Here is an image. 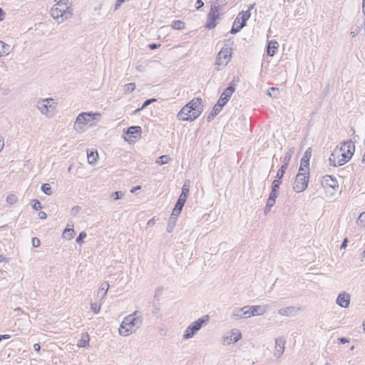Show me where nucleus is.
I'll list each match as a JSON object with an SVG mask.
<instances>
[{
	"mask_svg": "<svg viewBox=\"0 0 365 365\" xmlns=\"http://www.w3.org/2000/svg\"><path fill=\"white\" fill-rule=\"evenodd\" d=\"M297 312V309L294 307H287L281 308L278 310V313L282 316H294Z\"/></svg>",
	"mask_w": 365,
	"mask_h": 365,
	"instance_id": "nucleus-18",
	"label": "nucleus"
},
{
	"mask_svg": "<svg viewBox=\"0 0 365 365\" xmlns=\"http://www.w3.org/2000/svg\"><path fill=\"white\" fill-rule=\"evenodd\" d=\"M230 336H232L233 343L237 342L241 339V333L237 329H233Z\"/></svg>",
	"mask_w": 365,
	"mask_h": 365,
	"instance_id": "nucleus-31",
	"label": "nucleus"
},
{
	"mask_svg": "<svg viewBox=\"0 0 365 365\" xmlns=\"http://www.w3.org/2000/svg\"><path fill=\"white\" fill-rule=\"evenodd\" d=\"M86 234L85 232L80 233L79 237L76 240L77 242L81 244L83 242V239L86 238Z\"/></svg>",
	"mask_w": 365,
	"mask_h": 365,
	"instance_id": "nucleus-53",
	"label": "nucleus"
},
{
	"mask_svg": "<svg viewBox=\"0 0 365 365\" xmlns=\"http://www.w3.org/2000/svg\"><path fill=\"white\" fill-rule=\"evenodd\" d=\"M224 107L223 105H222L221 103H217L212 110V113L214 114V115H217L222 109V108Z\"/></svg>",
	"mask_w": 365,
	"mask_h": 365,
	"instance_id": "nucleus-35",
	"label": "nucleus"
},
{
	"mask_svg": "<svg viewBox=\"0 0 365 365\" xmlns=\"http://www.w3.org/2000/svg\"><path fill=\"white\" fill-rule=\"evenodd\" d=\"M38 110L45 115L53 112L56 108V103L53 98L43 99L38 103Z\"/></svg>",
	"mask_w": 365,
	"mask_h": 365,
	"instance_id": "nucleus-8",
	"label": "nucleus"
},
{
	"mask_svg": "<svg viewBox=\"0 0 365 365\" xmlns=\"http://www.w3.org/2000/svg\"><path fill=\"white\" fill-rule=\"evenodd\" d=\"M101 309V306L93 304V313L98 314Z\"/></svg>",
	"mask_w": 365,
	"mask_h": 365,
	"instance_id": "nucleus-57",
	"label": "nucleus"
},
{
	"mask_svg": "<svg viewBox=\"0 0 365 365\" xmlns=\"http://www.w3.org/2000/svg\"><path fill=\"white\" fill-rule=\"evenodd\" d=\"M231 317L236 320L243 319L242 312L235 313V309L233 310Z\"/></svg>",
	"mask_w": 365,
	"mask_h": 365,
	"instance_id": "nucleus-46",
	"label": "nucleus"
},
{
	"mask_svg": "<svg viewBox=\"0 0 365 365\" xmlns=\"http://www.w3.org/2000/svg\"><path fill=\"white\" fill-rule=\"evenodd\" d=\"M231 58V49L229 48H222L217 54L215 61V65L226 66Z\"/></svg>",
	"mask_w": 365,
	"mask_h": 365,
	"instance_id": "nucleus-10",
	"label": "nucleus"
},
{
	"mask_svg": "<svg viewBox=\"0 0 365 365\" xmlns=\"http://www.w3.org/2000/svg\"><path fill=\"white\" fill-rule=\"evenodd\" d=\"M109 289V284L107 282H104L101 284V287H99L98 290L97 296L98 297H100L101 300L103 299Z\"/></svg>",
	"mask_w": 365,
	"mask_h": 365,
	"instance_id": "nucleus-19",
	"label": "nucleus"
},
{
	"mask_svg": "<svg viewBox=\"0 0 365 365\" xmlns=\"http://www.w3.org/2000/svg\"><path fill=\"white\" fill-rule=\"evenodd\" d=\"M250 9H247V11H241L239 13L238 16L236 18V21L241 24V27H245L246 26L247 21L250 17Z\"/></svg>",
	"mask_w": 365,
	"mask_h": 365,
	"instance_id": "nucleus-16",
	"label": "nucleus"
},
{
	"mask_svg": "<svg viewBox=\"0 0 365 365\" xmlns=\"http://www.w3.org/2000/svg\"><path fill=\"white\" fill-rule=\"evenodd\" d=\"M275 349L274 356L279 358L284 351L285 340L282 337H279L275 339Z\"/></svg>",
	"mask_w": 365,
	"mask_h": 365,
	"instance_id": "nucleus-15",
	"label": "nucleus"
},
{
	"mask_svg": "<svg viewBox=\"0 0 365 365\" xmlns=\"http://www.w3.org/2000/svg\"><path fill=\"white\" fill-rule=\"evenodd\" d=\"M183 206L184 205L180 204V202H176L174 208H175L176 210H180V211H182Z\"/></svg>",
	"mask_w": 365,
	"mask_h": 365,
	"instance_id": "nucleus-61",
	"label": "nucleus"
},
{
	"mask_svg": "<svg viewBox=\"0 0 365 365\" xmlns=\"http://www.w3.org/2000/svg\"><path fill=\"white\" fill-rule=\"evenodd\" d=\"M88 342H89V336H88V335H86V336H85V339H83V341L78 343V346H85L88 344Z\"/></svg>",
	"mask_w": 365,
	"mask_h": 365,
	"instance_id": "nucleus-50",
	"label": "nucleus"
},
{
	"mask_svg": "<svg viewBox=\"0 0 365 365\" xmlns=\"http://www.w3.org/2000/svg\"><path fill=\"white\" fill-rule=\"evenodd\" d=\"M321 184L330 196L334 195L336 189L339 187L336 179L329 175L322 177Z\"/></svg>",
	"mask_w": 365,
	"mask_h": 365,
	"instance_id": "nucleus-4",
	"label": "nucleus"
},
{
	"mask_svg": "<svg viewBox=\"0 0 365 365\" xmlns=\"http://www.w3.org/2000/svg\"><path fill=\"white\" fill-rule=\"evenodd\" d=\"M356 223L361 227H365V212H363L359 215L356 220Z\"/></svg>",
	"mask_w": 365,
	"mask_h": 365,
	"instance_id": "nucleus-34",
	"label": "nucleus"
},
{
	"mask_svg": "<svg viewBox=\"0 0 365 365\" xmlns=\"http://www.w3.org/2000/svg\"><path fill=\"white\" fill-rule=\"evenodd\" d=\"M355 150V145L351 141L344 143L341 147L339 151L340 153L343 151V154H344L349 160H350L354 154Z\"/></svg>",
	"mask_w": 365,
	"mask_h": 365,
	"instance_id": "nucleus-13",
	"label": "nucleus"
},
{
	"mask_svg": "<svg viewBox=\"0 0 365 365\" xmlns=\"http://www.w3.org/2000/svg\"><path fill=\"white\" fill-rule=\"evenodd\" d=\"M148 46L151 50H153V49H156L158 47H160V45L156 44V43H152V44H150Z\"/></svg>",
	"mask_w": 365,
	"mask_h": 365,
	"instance_id": "nucleus-63",
	"label": "nucleus"
},
{
	"mask_svg": "<svg viewBox=\"0 0 365 365\" xmlns=\"http://www.w3.org/2000/svg\"><path fill=\"white\" fill-rule=\"evenodd\" d=\"M339 154H340L339 150H334V152L331 154V155L329 156V158L331 165H332L334 167L339 166L337 164V160H336V156L339 158Z\"/></svg>",
	"mask_w": 365,
	"mask_h": 365,
	"instance_id": "nucleus-25",
	"label": "nucleus"
},
{
	"mask_svg": "<svg viewBox=\"0 0 365 365\" xmlns=\"http://www.w3.org/2000/svg\"><path fill=\"white\" fill-rule=\"evenodd\" d=\"M176 221H171V217L169 219L168 225L167 227V231L171 232L175 227Z\"/></svg>",
	"mask_w": 365,
	"mask_h": 365,
	"instance_id": "nucleus-43",
	"label": "nucleus"
},
{
	"mask_svg": "<svg viewBox=\"0 0 365 365\" xmlns=\"http://www.w3.org/2000/svg\"><path fill=\"white\" fill-rule=\"evenodd\" d=\"M186 200H187V198H185V197L183 198L182 197L180 196L179 198L177 200V202H180V204L184 205L185 202H186Z\"/></svg>",
	"mask_w": 365,
	"mask_h": 365,
	"instance_id": "nucleus-58",
	"label": "nucleus"
},
{
	"mask_svg": "<svg viewBox=\"0 0 365 365\" xmlns=\"http://www.w3.org/2000/svg\"><path fill=\"white\" fill-rule=\"evenodd\" d=\"M170 158L168 155H161L158 158L156 163L159 165H165L168 163Z\"/></svg>",
	"mask_w": 365,
	"mask_h": 365,
	"instance_id": "nucleus-36",
	"label": "nucleus"
},
{
	"mask_svg": "<svg viewBox=\"0 0 365 365\" xmlns=\"http://www.w3.org/2000/svg\"><path fill=\"white\" fill-rule=\"evenodd\" d=\"M141 189V186L140 185H138V186H135V187H133L131 190H130V192L132 193H134L137 190H139Z\"/></svg>",
	"mask_w": 365,
	"mask_h": 365,
	"instance_id": "nucleus-64",
	"label": "nucleus"
},
{
	"mask_svg": "<svg viewBox=\"0 0 365 365\" xmlns=\"http://www.w3.org/2000/svg\"><path fill=\"white\" fill-rule=\"evenodd\" d=\"M282 184V180H274L272 184V190L269 194L270 196L277 197L279 194V185Z\"/></svg>",
	"mask_w": 365,
	"mask_h": 365,
	"instance_id": "nucleus-21",
	"label": "nucleus"
},
{
	"mask_svg": "<svg viewBox=\"0 0 365 365\" xmlns=\"http://www.w3.org/2000/svg\"><path fill=\"white\" fill-rule=\"evenodd\" d=\"M42 191L46 193V195H51L52 194V190L51 187L49 184L45 183L41 186Z\"/></svg>",
	"mask_w": 365,
	"mask_h": 365,
	"instance_id": "nucleus-38",
	"label": "nucleus"
},
{
	"mask_svg": "<svg viewBox=\"0 0 365 365\" xmlns=\"http://www.w3.org/2000/svg\"><path fill=\"white\" fill-rule=\"evenodd\" d=\"M181 211L180 210H176L175 208H173L172 214L170 215L171 221H177L178 217L180 214Z\"/></svg>",
	"mask_w": 365,
	"mask_h": 365,
	"instance_id": "nucleus-40",
	"label": "nucleus"
},
{
	"mask_svg": "<svg viewBox=\"0 0 365 365\" xmlns=\"http://www.w3.org/2000/svg\"><path fill=\"white\" fill-rule=\"evenodd\" d=\"M204 6V2L202 0H197L195 2V8L196 9H200Z\"/></svg>",
	"mask_w": 365,
	"mask_h": 365,
	"instance_id": "nucleus-54",
	"label": "nucleus"
},
{
	"mask_svg": "<svg viewBox=\"0 0 365 365\" xmlns=\"http://www.w3.org/2000/svg\"><path fill=\"white\" fill-rule=\"evenodd\" d=\"M216 115H214V114L211 112L207 117V120L208 122L212 121Z\"/></svg>",
	"mask_w": 365,
	"mask_h": 365,
	"instance_id": "nucleus-60",
	"label": "nucleus"
},
{
	"mask_svg": "<svg viewBox=\"0 0 365 365\" xmlns=\"http://www.w3.org/2000/svg\"><path fill=\"white\" fill-rule=\"evenodd\" d=\"M114 200H119L123 197V193L120 191H116L112 194Z\"/></svg>",
	"mask_w": 365,
	"mask_h": 365,
	"instance_id": "nucleus-48",
	"label": "nucleus"
},
{
	"mask_svg": "<svg viewBox=\"0 0 365 365\" xmlns=\"http://www.w3.org/2000/svg\"><path fill=\"white\" fill-rule=\"evenodd\" d=\"M339 340L340 343L342 344H345L349 341V339H347L346 338H344V337H341V338L339 339Z\"/></svg>",
	"mask_w": 365,
	"mask_h": 365,
	"instance_id": "nucleus-62",
	"label": "nucleus"
},
{
	"mask_svg": "<svg viewBox=\"0 0 365 365\" xmlns=\"http://www.w3.org/2000/svg\"><path fill=\"white\" fill-rule=\"evenodd\" d=\"M32 207L36 210H38L41 208V203L38 200H32Z\"/></svg>",
	"mask_w": 365,
	"mask_h": 365,
	"instance_id": "nucleus-45",
	"label": "nucleus"
},
{
	"mask_svg": "<svg viewBox=\"0 0 365 365\" xmlns=\"http://www.w3.org/2000/svg\"><path fill=\"white\" fill-rule=\"evenodd\" d=\"M278 47L279 44L277 41H270L267 46V55L269 56H274Z\"/></svg>",
	"mask_w": 365,
	"mask_h": 365,
	"instance_id": "nucleus-22",
	"label": "nucleus"
},
{
	"mask_svg": "<svg viewBox=\"0 0 365 365\" xmlns=\"http://www.w3.org/2000/svg\"><path fill=\"white\" fill-rule=\"evenodd\" d=\"M347 243H348V240H347V238H345V239L343 240V242H342V244H341V245L340 249H341V250L345 249V248L346 247V246H347Z\"/></svg>",
	"mask_w": 365,
	"mask_h": 365,
	"instance_id": "nucleus-59",
	"label": "nucleus"
},
{
	"mask_svg": "<svg viewBox=\"0 0 365 365\" xmlns=\"http://www.w3.org/2000/svg\"><path fill=\"white\" fill-rule=\"evenodd\" d=\"M10 46L3 41H0V57L9 53Z\"/></svg>",
	"mask_w": 365,
	"mask_h": 365,
	"instance_id": "nucleus-26",
	"label": "nucleus"
},
{
	"mask_svg": "<svg viewBox=\"0 0 365 365\" xmlns=\"http://www.w3.org/2000/svg\"><path fill=\"white\" fill-rule=\"evenodd\" d=\"M276 198L277 197H272V196L269 195V198L267 199L266 205H268L269 207H272L275 204Z\"/></svg>",
	"mask_w": 365,
	"mask_h": 365,
	"instance_id": "nucleus-42",
	"label": "nucleus"
},
{
	"mask_svg": "<svg viewBox=\"0 0 365 365\" xmlns=\"http://www.w3.org/2000/svg\"><path fill=\"white\" fill-rule=\"evenodd\" d=\"M339 156H341V158H339V159L337 160V164L339 166L344 165L349 160L343 153H340Z\"/></svg>",
	"mask_w": 365,
	"mask_h": 365,
	"instance_id": "nucleus-37",
	"label": "nucleus"
},
{
	"mask_svg": "<svg viewBox=\"0 0 365 365\" xmlns=\"http://www.w3.org/2000/svg\"><path fill=\"white\" fill-rule=\"evenodd\" d=\"M185 24L180 20H175L172 24V28L175 30H182L185 29Z\"/></svg>",
	"mask_w": 365,
	"mask_h": 365,
	"instance_id": "nucleus-29",
	"label": "nucleus"
},
{
	"mask_svg": "<svg viewBox=\"0 0 365 365\" xmlns=\"http://www.w3.org/2000/svg\"><path fill=\"white\" fill-rule=\"evenodd\" d=\"M250 312L251 308L250 306H245L242 308L235 309V313L242 312L243 319H247L252 317Z\"/></svg>",
	"mask_w": 365,
	"mask_h": 365,
	"instance_id": "nucleus-23",
	"label": "nucleus"
},
{
	"mask_svg": "<svg viewBox=\"0 0 365 365\" xmlns=\"http://www.w3.org/2000/svg\"><path fill=\"white\" fill-rule=\"evenodd\" d=\"M311 157V148H308L305 153H304V155L303 156V158L302 159H307V158H310Z\"/></svg>",
	"mask_w": 365,
	"mask_h": 365,
	"instance_id": "nucleus-55",
	"label": "nucleus"
},
{
	"mask_svg": "<svg viewBox=\"0 0 365 365\" xmlns=\"http://www.w3.org/2000/svg\"><path fill=\"white\" fill-rule=\"evenodd\" d=\"M300 166L301 167H304V168H309V158H307V159H302L301 160Z\"/></svg>",
	"mask_w": 365,
	"mask_h": 365,
	"instance_id": "nucleus-51",
	"label": "nucleus"
},
{
	"mask_svg": "<svg viewBox=\"0 0 365 365\" xmlns=\"http://www.w3.org/2000/svg\"><path fill=\"white\" fill-rule=\"evenodd\" d=\"M251 308V315L252 316H258L262 315L266 312V307L264 306H250Z\"/></svg>",
	"mask_w": 365,
	"mask_h": 365,
	"instance_id": "nucleus-20",
	"label": "nucleus"
},
{
	"mask_svg": "<svg viewBox=\"0 0 365 365\" xmlns=\"http://www.w3.org/2000/svg\"><path fill=\"white\" fill-rule=\"evenodd\" d=\"M219 19V7L216 5H212L207 14V22L205 25L206 29H212L217 26L216 21Z\"/></svg>",
	"mask_w": 365,
	"mask_h": 365,
	"instance_id": "nucleus-7",
	"label": "nucleus"
},
{
	"mask_svg": "<svg viewBox=\"0 0 365 365\" xmlns=\"http://www.w3.org/2000/svg\"><path fill=\"white\" fill-rule=\"evenodd\" d=\"M210 320L208 315H205L202 317L198 319L194 322L191 323L185 329L183 334V339H189L192 338L195 334L202 327L203 325H206Z\"/></svg>",
	"mask_w": 365,
	"mask_h": 365,
	"instance_id": "nucleus-3",
	"label": "nucleus"
},
{
	"mask_svg": "<svg viewBox=\"0 0 365 365\" xmlns=\"http://www.w3.org/2000/svg\"><path fill=\"white\" fill-rule=\"evenodd\" d=\"M6 202L9 204H13L16 202V197L13 194H10L6 197Z\"/></svg>",
	"mask_w": 365,
	"mask_h": 365,
	"instance_id": "nucleus-44",
	"label": "nucleus"
},
{
	"mask_svg": "<svg viewBox=\"0 0 365 365\" xmlns=\"http://www.w3.org/2000/svg\"><path fill=\"white\" fill-rule=\"evenodd\" d=\"M74 230L73 228H67L63 232V237L66 240H71L74 237Z\"/></svg>",
	"mask_w": 365,
	"mask_h": 365,
	"instance_id": "nucleus-27",
	"label": "nucleus"
},
{
	"mask_svg": "<svg viewBox=\"0 0 365 365\" xmlns=\"http://www.w3.org/2000/svg\"><path fill=\"white\" fill-rule=\"evenodd\" d=\"M360 30H361V27L357 26L354 31H351L350 33L351 37L354 38L357 34H359V33L360 32Z\"/></svg>",
	"mask_w": 365,
	"mask_h": 365,
	"instance_id": "nucleus-56",
	"label": "nucleus"
},
{
	"mask_svg": "<svg viewBox=\"0 0 365 365\" xmlns=\"http://www.w3.org/2000/svg\"><path fill=\"white\" fill-rule=\"evenodd\" d=\"M287 167H288L287 165H284V164L281 166L280 169L277 173L275 180H282V179L284 177V175L287 169Z\"/></svg>",
	"mask_w": 365,
	"mask_h": 365,
	"instance_id": "nucleus-28",
	"label": "nucleus"
},
{
	"mask_svg": "<svg viewBox=\"0 0 365 365\" xmlns=\"http://www.w3.org/2000/svg\"><path fill=\"white\" fill-rule=\"evenodd\" d=\"M141 131V127L131 126L128 129L126 133L130 138L137 139L140 137Z\"/></svg>",
	"mask_w": 365,
	"mask_h": 365,
	"instance_id": "nucleus-17",
	"label": "nucleus"
},
{
	"mask_svg": "<svg viewBox=\"0 0 365 365\" xmlns=\"http://www.w3.org/2000/svg\"><path fill=\"white\" fill-rule=\"evenodd\" d=\"M239 81L238 78L234 77L231 83H230L229 86L226 88L222 93L221 94L218 103H221L224 106L226 105V103L228 102V101L230 99L232 93L236 90V82Z\"/></svg>",
	"mask_w": 365,
	"mask_h": 365,
	"instance_id": "nucleus-5",
	"label": "nucleus"
},
{
	"mask_svg": "<svg viewBox=\"0 0 365 365\" xmlns=\"http://www.w3.org/2000/svg\"><path fill=\"white\" fill-rule=\"evenodd\" d=\"M294 153V148H289L288 151L285 153V155L283 158V160H282L284 165H286L288 166Z\"/></svg>",
	"mask_w": 365,
	"mask_h": 365,
	"instance_id": "nucleus-24",
	"label": "nucleus"
},
{
	"mask_svg": "<svg viewBox=\"0 0 365 365\" xmlns=\"http://www.w3.org/2000/svg\"><path fill=\"white\" fill-rule=\"evenodd\" d=\"M155 101H157L156 98H150V99L146 100L140 108H138L137 110H135V113H138V111L144 109L145 108H146L147 106H148L149 105H150L151 103H153Z\"/></svg>",
	"mask_w": 365,
	"mask_h": 365,
	"instance_id": "nucleus-33",
	"label": "nucleus"
},
{
	"mask_svg": "<svg viewBox=\"0 0 365 365\" xmlns=\"http://www.w3.org/2000/svg\"><path fill=\"white\" fill-rule=\"evenodd\" d=\"M51 15L59 23H62L72 17L73 10L68 6V1H59L51 8Z\"/></svg>",
	"mask_w": 365,
	"mask_h": 365,
	"instance_id": "nucleus-2",
	"label": "nucleus"
},
{
	"mask_svg": "<svg viewBox=\"0 0 365 365\" xmlns=\"http://www.w3.org/2000/svg\"><path fill=\"white\" fill-rule=\"evenodd\" d=\"M223 343L225 344H230L233 343L232 341V336H223Z\"/></svg>",
	"mask_w": 365,
	"mask_h": 365,
	"instance_id": "nucleus-49",
	"label": "nucleus"
},
{
	"mask_svg": "<svg viewBox=\"0 0 365 365\" xmlns=\"http://www.w3.org/2000/svg\"><path fill=\"white\" fill-rule=\"evenodd\" d=\"M309 175H303L302 173H297L293 185V189L296 192L304 191L308 185Z\"/></svg>",
	"mask_w": 365,
	"mask_h": 365,
	"instance_id": "nucleus-6",
	"label": "nucleus"
},
{
	"mask_svg": "<svg viewBox=\"0 0 365 365\" xmlns=\"http://www.w3.org/2000/svg\"><path fill=\"white\" fill-rule=\"evenodd\" d=\"M91 114L89 113H83L80 114L76 120L74 128L78 131L83 130L86 127L88 126V123L91 120Z\"/></svg>",
	"mask_w": 365,
	"mask_h": 365,
	"instance_id": "nucleus-9",
	"label": "nucleus"
},
{
	"mask_svg": "<svg viewBox=\"0 0 365 365\" xmlns=\"http://www.w3.org/2000/svg\"><path fill=\"white\" fill-rule=\"evenodd\" d=\"M190 108H192V118H190L189 119H196L202 113V99L196 98L190 101L187 104Z\"/></svg>",
	"mask_w": 365,
	"mask_h": 365,
	"instance_id": "nucleus-11",
	"label": "nucleus"
},
{
	"mask_svg": "<svg viewBox=\"0 0 365 365\" xmlns=\"http://www.w3.org/2000/svg\"><path fill=\"white\" fill-rule=\"evenodd\" d=\"M192 108H190L187 104L180 110L178 114V118L180 120L193 121L195 119H189L192 118Z\"/></svg>",
	"mask_w": 365,
	"mask_h": 365,
	"instance_id": "nucleus-12",
	"label": "nucleus"
},
{
	"mask_svg": "<svg viewBox=\"0 0 365 365\" xmlns=\"http://www.w3.org/2000/svg\"><path fill=\"white\" fill-rule=\"evenodd\" d=\"M298 173H302L303 175H309V168H307L304 167H299Z\"/></svg>",
	"mask_w": 365,
	"mask_h": 365,
	"instance_id": "nucleus-47",
	"label": "nucleus"
},
{
	"mask_svg": "<svg viewBox=\"0 0 365 365\" xmlns=\"http://www.w3.org/2000/svg\"><path fill=\"white\" fill-rule=\"evenodd\" d=\"M189 192H190V190L188 187H186L185 185H183L182 188V192H181V194H180V197H182L183 198L185 197V198H187L188 197V195H189Z\"/></svg>",
	"mask_w": 365,
	"mask_h": 365,
	"instance_id": "nucleus-41",
	"label": "nucleus"
},
{
	"mask_svg": "<svg viewBox=\"0 0 365 365\" xmlns=\"http://www.w3.org/2000/svg\"><path fill=\"white\" fill-rule=\"evenodd\" d=\"M40 245H41V242H40L39 239H38L37 237H34L32 239V245L34 247H38L40 246Z\"/></svg>",
	"mask_w": 365,
	"mask_h": 365,
	"instance_id": "nucleus-52",
	"label": "nucleus"
},
{
	"mask_svg": "<svg viewBox=\"0 0 365 365\" xmlns=\"http://www.w3.org/2000/svg\"><path fill=\"white\" fill-rule=\"evenodd\" d=\"M243 27H241V24H240L236 20H235L233 26L230 30V33L232 34H237L239 32Z\"/></svg>",
	"mask_w": 365,
	"mask_h": 365,
	"instance_id": "nucleus-32",
	"label": "nucleus"
},
{
	"mask_svg": "<svg viewBox=\"0 0 365 365\" xmlns=\"http://www.w3.org/2000/svg\"><path fill=\"white\" fill-rule=\"evenodd\" d=\"M135 89V83H129L125 85L124 86V93L129 94L132 93Z\"/></svg>",
	"mask_w": 365,
	"mask_h": 365,
	"instance_id": "nucleus-30",
	"label": "nucleus"
},
{
	"mask_svg": "<svg viewBox=\"0 0 365 365\" xmlns=\"http://www.w3.org/2000/svg\"><path fill=\"white\" fill-rule=\"evenodd\" d=\"M152 314L156 318H160L162 317L160 314V308L159 306L154 304L153 309L152 311Z\"/></svg>",
	"mask_w": 365,
	"mask_h": 365,
	"instance_id": "nucleus-39",
	"label": "nucleus"
},
{
	"mask_svg": "<svg viewBox=\"0 0 365 365\" xmlns=\"http://www.w3.org/2000/svg\"><path fill=\"white\" fill-rule=\"evenodd\" d=\"M139 312L135 311L133 313L126 316L119 328V334L121 336H129L135 333L136 330L142 325V319L138 317Z\"/></svg>",
	"mask_w": 365,
	"mask_h": 365,
	"instance_id": "nucleus-1",
	"label": "nucleus"
},
{
	"mask_svg": "<svg viewBox=\"0 0 365 365\" xmlns=\"http://www.w3.org/2000/svg\"><path fill=\"white\" fill-rule=\"evenodd\" d=\"M337 305L342 308H348L350 304V296L346 292L340 293L336 300Z\"/></svg>",
	"mask_w": 365,
	"mask_h": 365,
	"instance_id": "nucleus-14",
	"label": "nucleus"
}]
</instances>
